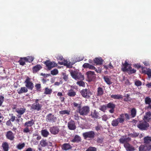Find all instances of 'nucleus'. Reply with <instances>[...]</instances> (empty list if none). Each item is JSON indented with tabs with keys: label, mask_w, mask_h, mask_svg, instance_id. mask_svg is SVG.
Segmentation results:
<instances>
[{
	"label": "nucleus",
	"mask_w": 151,
	"mask_h": 151,
	"mask_svg": "<svg viewBox=\"0 0 151 151\" xmlns=\"http://www.w3.org/2000/svg\"><path fill=\"white\" fill-rule=\"evenodd\" d=\"M51 74L53 75H55L57 74V69H55L52 70L51 72Z\"/></svg>",
	"instance_id": "nucleus-57"
},
{
	"label": "nucleus",
	"mask_w": 151,
	"mask_h": 151,
	"mask_svg": "<svg viewBox=\"0 0 151 151\" xmlns=\"http://www.w3.org/2000/svg\"><path fill=\"white\" fill-rule=\"evenodd\" d=\"M143 140L145 144H150L149 143L151 142V137L147 136L144 138Z\"/></svg>",
	"instance_id": "nucleus-34"
},
{
	"label": "nucleus",
	"mask_w": 151,
	"mask_h": 151,
	"mask_svg": "<svg viewBox=\"0 0 151 151\" xmlns=\"http://www.w3.org/2000/svg\"><path fill=\"white\" fill-rule=\"evenodd\" d=\"M44 64L46 65L48 70H50L55 66H56L57 64L54 62H52L49 60H47L44 62Z\"/></svg>",
	"instance_id": "nucleus-10"
},
{
	"label": "nucleus",
	"mask_w": 151,
	"mask_h": 151,
	"mask_svg": "<svg viewBox=\"0 0 151 151\" xmlns=\"http://www.w3.org/2000/svg\"><path fill=\"white\" fill-rule=\"evenodd\" d=\"M136 110L135 108H133L131 110V115L132 117L134 118L136 116Z\"/></svg>",
	"instance_id": "nucleus-38"
},
{
	"label": "nucleus",
	"mask_w": 151,
	"mask_h": 151,
	"mask_svg": "<svg viewBox=\"0 0 151 151\" xmlns=\"http://www.w3.org/2000/svg\"><path fill=\"white\" fill-rule=\"evenodd\" d=\"M88 68L90 69L91 70H94L96 69V68L93 66L91 65L90 64L89 67Z\"/></svg>",
	"instance_id": "nucleus-62"
},
{
	"label": "nucleus",
	"mask_w": 151,
	"mask_h": 151,
	"mask_svg": "<svg viewBox=\"0 0 151 151\" xmlns=\"http://www.w3.org/2000/svg\"><path fill=\"white\" fill-rule=\"evenodd\" d=\"M81 137L78 135H76L75 136L74 138L71 140V141L73 142H78L81 141Z\"/></svg>",
	"instance_id": "nucleus-28"
},
{
	"label": "nucleus",
	"mask_w": 151,
	"mask_h": 151,
	"mask_svg": "<svg viewBox=\"0 0 151 151\" xmlns=\"http://www.w3.org/2000/svg\"><path fill=\"white\" fill-rule=\"evenodd\" d=\"M25 144L23 143L22 144H19L17 146V147L19 150H21L25 146Z\"/></svg>",
	"instance_id": "nucleus-49"
},
{
	"label": "nucleus",
	"mask_w": 151,
	"mask_h": 151,
	"mask_svg": "<svg viewBox=\"0 0 151 151\" xmlns=\"http://www.w3.org/2000/svg\"><path fill=\"white\" fill-rule=\"evenodd\" d=\"M91 116L93 118L98 119L100 118V114L96 110H94L91 112Z\"/></svg>",
	"instance_id": "nucleus-19"
},
{
	"label": "nucleus",
	"mask_w": 151,
	"mask_h": 151,
	"mask_svg": "<svg viewBox=\"0 0 151 151\" xmlns=\"http://www.w3.org/2000/svg\"><path fill=\"white\" fill-rule=\"evenodd\" d=\"M143 119L147 122L151 120V112L150 111L146 112Z\"/></svg>",
	"instance_id": "nucleus-16"
},
{
	"label": "nucleus",
	"mask_w": 151,
	"mask_h": 151,
	"mask_svg": "<svg viewBox=\"0 0 151 151\" xmlns=\"http://www.w3.org/2000/svg\"><path fill=\"white\" fill-rule=\"evenodd\" d=\"M62 149L64 150H68L71 149L72 146L69 143H65L62 146Z\"/></svg>",
	"instance_id": "nucleus-20"
},
{
	"label": "nucleus",
	"mask_w": 151,
	"mask_h": 151,
	"mask_svg": "<svg viewBox=\"0 0 151 151\" xmlns=\"http://www.w3.org/2000/svg\"><path fill=\"white\" fill-rule=\"evenodd\" d=\"M26 111L25 108H17L15 110V111L18 114L23 115L25 112Z\"/></svg>",
	"instance_id": "nucleus-23"
},
{
	"label": "nucleus",
	"mask_w": 151,
	"mask_h": 151,
	"mask_svg": "<svg viewBox=\"0 0 151 151\" xmlns=\"http://www.w3.org/2000/svg\"><path fill=\"white\" fill-rule=\"evenodd\" d=\"M40 144L42 147H46L48 146V143L46 139H42L40 142Z\"/></svg>",
	"instance_id": "nucleus-29"
},
{
	"label": "nucleus",
	"mask_w": 151,
	"mask_h": 151,
	"mask_svg": "<svg viewBox=\"0 0 151 151\" xmlns=\"http://www.w3.org/2000/svg\"><path fill=\"white\" fill-rule=\"evenodd\" d=\"M111 97L114 99H122V95L120 94H113L111 96Z\"/></svg>",
	"instance_id": "nucleus-32"
},
{
	"label": "nucleus",
	"mask_w": 151,
	"mask_h": 151,
	"mask_svg": "<svg viewBox=\"0 0 151 151\" xmlns=\"http://www.w3.org/2000/svg\"><path fill=\"white\" fill-rule=\"evenodd\" d=\"M52 92V90L51 89H50L48 88H45L44 94H50Z\"/></svg>",
	"instance_id": "nucleus-45"
},
{
	"label": "nucleus",
	"mask_w": 151,
	"mask_h": 151,
	"mask_svg": "<svg viewBox=\"0 0 151 151\" xmlns=\"http://www.w3.org/2000/svg\"><path fill=\"white\" fill-rule=\"evenodd\" d=\"M70 75L73 78L76 80H83L84 79V76L80 73L76 71H72Z\"/></svg>",
	"instance_id": "nucleus-5"
},
{
	"label": "nucleus",
	"mask_w": 151,
	"mask_h": 151,
	"mask_svg": "<svg viewBox=\"0 0 151 151\" xmlns=\"http://www.w3.org/2000/svg\"><path fill=\"white\" fill-rule=\"evenodd\" d=\"M127 120H129V115L127 113L122 114L120 115L119 117L116 119H113L111 122V125L114 127L117 126L119 123H123L125 120V118Z\"/></svg>",
	"instance_id": "nucleus-1"
},
{
	"label": "nucleus",
	"mask_w": 151,
	"mask_h": 151,
	"mask_svg": "<svg viewBox=\"0 0 151 151\" xmlns=\"http://www.w3.org/2000/svg\"><path fill=\"white\" fill-rule=\"evenodd\" d=\"M80 93L83 97L88 99L92 94V92L89 88L83 89L80 91Z\"/></svg>",
	"instance_id": "nucleus-4"
},
{
	"label": "nucleus",
	"mask_w": 151,
	"mask_h": 151,
	"mask_svg": "<svg viewBox=\"0 0 151 151\" xmlns=\"http://www.w3.org/2000/svg\"><path fill=\"white\" fill-rule=\"evenodd\" d=\"M34 124V122L33 119H32L30 121H27L24 123V126L26 127H31Z\"/></svg>",
	"instance_id": "nucleus-26"
},
{
	"label": "nucleus",
	"mask_w": 151,
	"mask_h": 151,
	"mask_svg": "<svg viewBox=\"0 0 151 151\" xmlns=\"http://www.w3.org/2000/svg\"><path fill=\"white\" fill-rule=\"evenodd\" d=\"M86 74L88 79L89 81H92L95 78V75L94 72L91 71H88L86 73Z\"/></svg>",
	"instance_id": "nucleus-12"
},
{
	"label": "nucleus",
	"mask_w": 151,
	"mask_h": 151,
	"mask_svg": "<svg viewBox=\"0 0 151 151\" xmlns=\"http://www.w3.org/2000/svg\"><path fill=\"white\" fill-rule=\"evenodd\" d=\"M101 127H102L101 125H98L95 127V129L96 131H98L99 130H101Z\"/></svg>",
	"instance_id": "nucleus-56"
},
{
	"label": "nucleus",
	"mask_w": 151,
	"mask_h": 151,
	"mask_svg": "<svg viewBox=\"0 0 151 151\" xmlns=\"http://www.w3.org/2000/svg\"><path fill=\"white\" fill-rule=\"evenodd\" d=\"M82 135L85 139L88 138L90 139H92L94 138L95 136V133L93 131L86 132L83 133Z\"/></svg>",
	"instance_id": "nucleus-6"
},
{
	"label": "nucleus",
	"mask_w": 151,
	"mask_h": 151,
	"mask_svg": "<svg viewBox=\"0 0 151 151\" xmlns=\"http://www.w3.org/2000/svg\"><path fill=\"white\" fill-rule=\"evenodd\" d=\"M107 108L110 109L115 108V105L113 102H109L106 105Z\"/></svg>",
	"instance_id": "nucleus-42"
},
{
	"label": "nucleus",
	"mask_w": 151,
	"mask_h": 151,
	"mask_svg": "<svg viewBox=\"0 0 151 151\" xmlns=\"http://www.w3.org/2000/svg\"><path fill=\"white\" fill-rule=\"evenodd\" d=\"M63 79H64L65 81H66L68 79V77L67 75H66V73H63Z\"/></svg>",
	"instance_id": "nucleus-59"
},
{
	"label": "nucleus",
	"mask_w": 151,
	"mask_h": 151,
	"mask_svg": "<svg viewBox=\"0 0 151 151\" xmlns=\"http://www.w3.org/2000/svg\"><path fill=\"white\" fill-rule=\"evenodd\" d=\"M17 91L18 93L20 94L22 93L27 92L28 91V90L26 87H21L19 91L18 90Z\"/></svg>",
	"instance_id": "nucleus-35"
},
{
	"label": "nucleus",
	"mask_w": 151,
	"mask_h": 151,
	"mask_svg": "<svg viewBox=\"0 0 151 151\" xmlns=\"http://www.w3.org/2000/svg\"><path fill=\"white\" fill-rule=\"evenodd\" d=\"M131 140V138L129 137H126V136H123L119 139V141L120 143L122 144H126L129 142Z\"/></svg>",
	"instance_id": "nucleus-11"
},
{
	"label": "nucleus",
	"mask_w": 151,
	"mask_h": 151,
	"mask_svg": "<svg viewBox=\"0 0 151 151\" xmlns=\"http://www.w3.org/2000/svg\"><path fill=\"white\" fill-rule=\"evenodd\" d=\"M103 79L104 81L107 84L110 85L112 84V82L109 76H104Z\"/></svg>",
	"instance_id": "nucleus-27"
},
{
	"label": "nucleus",
	"mask_w": 151,
	"mask_h": 151,
	"mask_svg": "<svg viewBox=\"0 0 151 151\" xmlns=\"http://www.w3.org/2000/svg\"><path fill=\"white\" fill-rule=\"evenodd\" d=\"M139 135V133L134 131L132 133L129 134L128 136L132 138H136L138 137Z\"/></svg>",
	"instance_id": "nucleus-36"
},
{
	"label": "nucleus",
	"mask_w": 151,
	"mask_h": 151,
	"mask_svg": "<svg viewBox=\"0 0 151 151\" xmlns=\"http://www.w3.org/2000/svg\"><path fill=\"white\" fill-rule=\"evenodd\" d=\"M96 148L92 147H89L86 150V151H96Z\"/></svg>",
	"instance_id": "nucleus-51"
},
{
	"label": "nucleus",
	"mask_w": 151,
	"mask_h": 151,
	"mask_svg": "<svg viewBox=\"0 0 151 151\" xmlns=\"http://www.w3.org/2000/svg\"><path fill=\"white\" fill-rule=\"evenodd\" d=\"M107 106L105 105L101 106L99 109L101 111L104 112L106 109Z\"/></svg>",
	"instance_id": "nucleus-47"
},
{
	"label": "nucleus",
	"mask_w": 151,
	"mask_h": 151,
	"mask_svg": "<svg viewBox=\"0 0 151 151\" xmlns=\"http://www.w3.org/2000/svg\"><path fill=\"white\" fill-rule=\"evenodd\" d=\"M103 141V139L99 138H98L97 139V142L98 143L101 144Z\"/></svg>",
	"instance_id": "nucleus-60"
},
{
	"label": "nucleus",
	"mask_w": 151,
	"mask_h": 151,
	"mask_svg": "<svg viewBox=\"0 0 151 151\" xmlns=\"http://www.w3.org/2000/svg\"><path fill=\"white\" fill-rule=\"evenodd\" d=\"M50 132L53 134H57V127H51L50 130Z\"/></svg>",
	"instance_id": "nucleus-41"
},
{
	"label": "nucleus",
	"mask_w": 151,
	"mask_h": 151,
	"mask_svg": "<svg viewBox=\"0 0 151 151\" xmlns=\"http://www.w3.org/2000/svg\"><path fill=\"white\" fill-rule=\"evenodd\" d=\"M35 86L37 91H40V89L41 88V84H37Z\"/></svg>",
	"instance_id": "nucleus-54"
},
{
	"label": "nucleus",
	"mask_w": 151,
	"mask_h": 151,
	"mask_svg": "<svg viewBox=\"0 0 151 151\" xmlns=\"http://www.w3.org/2000/svg\"><path fill=\"white\" fill-rule=\"evenodd\" d=\"M6 136L7 139L11 140H13L14 138V134L11 131H9L6 132Z\"/></svg>",
	"instance_id": "nucleus-18"
},
{
	"label": "nucleus",
	"mask_w": 151,
	"mask_h": 151,
	"mask_svg": "<svg viewBox=\"0 0 151 151\" xmlns=\"http://www.w3.org/2000/svg\"><path fill=\"white\" fill-rule=\"evenodd\" d=\"M142 73L147 74L149 78L151 77V70L150 68H145L142 67Z\"/></svg>",
	"instance_id": "nucleus-17"
},
{
	"label": "nucleus",
	"mask_w": 151,
	"mask_h": 151,
	"mask_svg": "<svg viewBox=\"0 0 151 151\" xmlns=\"http://www.w3.org/2000/svg\"><path fill=\"white\" fill-rule=\"evenodd\" d=\"M139 151H150L151 150V144H144L139 147Z\"/></svg>",
	"instance_id": "nucleus-9"
},
{
	"label": "nucleus",
	"mask_w": 151,
	"mask_h": 151,
	"mask_svg": "<svg viewBox=\"0 0 151 151\" xmlns=\"http://www.w3.org/2000/svg\"><path fill=\"white\" fill-rule=\"evenodd\" d=\"M77 84L80 86L84 87L85 85V83L82 81H78L77 82Z\"/></svg>",
	"instance_id": "nucleus-50"
},
{
	"label": "nucleus",
	"mask_w": 151,
	"mask_h": 151,
	"mask_svg": "<svg viewBox=\"0 0 151 151\" xmlns=\"http://www.w3.org/2000/svg\"><path fill=\"white\" fill-rule=\"evenodd\" d=\"M134 84L136 86L138 87L142 85V83L140 81L138 80L135 82Z\"/></svg>",
	"instance_id": "nucleus-52"
},
{
	"label": "nucleus",
	"mask_w": 151,
	"mask_h": 151,
	"mask_svg": "<svg viewBox=\"0 0 151 151\" xmlns=\"http://www.w3.org/2000/svg\"><path fill=\"white\" fill-rule=\"evenodd\" d=\"M69 129L70 130H74L76 128L74 121L72 120L70 121L68 124Z\"/></svg>",
	"instance_id": "nucleus-14"
},
{
	"label": "nucleus",
	"mask_w": 151,
	"mask_h": 151,
	"mask_svg": "<svg viewBox=\"0 0 151 151\" xmlns=\"http://www.w3.org/2000/svg\"><path fill=\"white\" fill-rule=\"evenodd\" d=\"M104 93V91L103 88L100 87H99L97 88V96H101Z\"/></svg>",
	"instance_id": "nucleus-24"
},
{
	"label": "nucleus",
	"mask_w": 151,
	"mask_h": 151,
	"mask_svg": "<svg viewBox=\"0 0 151 151\" xmlns=\"http://www.w3.org/2000/svg\"><path fill=\"white\" fill-rule=\"evenodd\" d=\"M24 59L25 60L26 62L29 63L32 62L34 60V58L31 56H28L26 57H24Z\"/></svg>",
	"instance_id": "nucleus-37"
},
{
	"label": "nucleus",
	"mask_w": 151,
	"mask_h": 151,
	"mask_svg": "<svg viewBox=\"0 0 151 151\" xmlns=\"http://www.w3.org/2000/svg\"><path fill=\"white\" fill-rule=\"evenodd\" d=\"M25 60H24V58H20L19 60L18 61L19 64L21 65L24 66L25 64Z\"/></svg>",
	"instance_id": "nucleus-43"
},
{
	"label": "nucleus",
	"mask_w": 151,
	"mask_h": 151,
	"mask_svg": "<svg viewBox=\"0 0 151 151\" xmlns=\"http://www.w3.org/2000/svg\"><path fill=\"white\" fill-rule=\"evenodd\" d=\"M42 66L40 64H37L34 66L32 69L33 73H36L40 70L42 68Z\"/></svg>",
	"instance_id": "nucleus-21"
},
{
	"label": "nucleus",
	"mask_w": 151,
	"mask_h": 151,
	"mask_svg": "<svg viewBox=\"0 0 151 151\" xmlns=\"http://www.w3.org/2000/svg\"><path fill=\"white\" fill-rule=\"evenodd\" d=\"M6 125L8 126H10L12 124V123L11 122V121L9 119L7 121L6 123Z\"/></svg>",
	"instance_id": "nucleus-63"
},
{
	"label": "nucleus",
	"mask_w": 151,
	"mask_h": 151,
	"mask_svg": "<svg viewBox=\"0 0 151 151\" xmlns=\"http://www.w3.org/2000/svg\"><path fill=\"white\" fill-rule=\"evenodd\" d=\"M73 106L75 107H77L78 108V111L80 108L81 107V105L80 104L77 103L76 102H74L73 103Z\"/></svg>",
	"instance_id": "nucleus-48"
},
{
	"label": "nucleus",
	"mask_w": 151,
	"mask_h": 151,
	"mask_svg": "<svg viewBox=\"0 0 151 151\" xmlns=\"http://www.w3.org/2000/svg\"><path fill=\"white\" fill-rule=\"evenodd\" d=\"M24 83L26 84V87L29 89L32 90L34 88V84L31 81V79L28 77L26 78Z\"/></svg>",
	"instance_id": "nucleus-8"
},
{
	"label": "nucleus",
	"mask_w": 151,
	"mask_h": 151,
	"mask_svg": "<svg viewBox=\"0 0 151 151\" xmlns=\"http://www.w3.org/2000/svg\"><path fill=\"white\" fill-rule=\"evenodd\" d=\"M40 99H36L35 100V103L31 106L30 109L33 110H36L37 111L41 110L42 105V104H39Z\"/></svg>",
	"instance_id": "nucleus-3"
},
{
	"label": "nucleus",
	"mask_w": 151,
	"mask_h": 151,
	"mask_svg": "<svg viewBox=\"0 0 151 151\" xmlns=\"http://www.w3.org/2000/svg\"><path fill=\"white\" fill-rule=\"evenodd\" d=\"M57 59L59 60L62 61L63 60V59H64V58L62 56H58L57 57Z\"/></svg>",
	"instance_id": "nucleus-64"
},
{
	"label": "nucleus",
	"mask_w": 151,
	"mask_h": 151,
	"mask_svg": "<svg viewBox=\"0 0 151 151\" xmlns=\"http://www.w3.org/2000/svg\"><path fill=\"white\" fill-rule=\"evenodd\" d=\"M90 64L88 63H85L83 65L84 68H88Z\"/></svg>",
	"instance_id": "nucleus-55"
},
{
	"label": "nucleus",
	"mask_w": 151,
	"mask_h": 151,
	"mask_svg": "<svg viewBox=\"0 0 151 151\" xmlns=\"http://www.w3.org/2000/svg\"><path fill=\"white\" fill-rule=\"evenodd\" d=\"M2 147L4 151H8L9 149V145L6 142H4L2 145Z\"/></svg>",
	"instance_id": "nucleus-30"
},
{
	"label": "nucleus",
	"mask_w": 151,
	"mask_h": 151,
	"mask_svg": "<svg viewBox=\"0 0 151 151\" xmlns=\"http://www.w3.org/2000/svg\"><path fill=\"white\" fill-rule=\"evenodd\" d=\"M56 119L55 117L51 114H48L46 116V120L47 122H54L55 121Z\"/></svg>",
	"instance_id": "nucleus-13"
},
{
	"label": "nucleus",
	"mask_w": 151,
	"mask_h": 151,
	"mask_svg": "<svg viewBox=\"0 0 151 151\" xmlns=\"http://www.w3.org/2000/svg\"><path fill=\"white\" fill-rule=\"evenodd\" d=\"M76 94V92L72 89L69 90L67 93V95L68 96L72 97L75 96Z\"/></svg>",
	"instance_id": "nucleus-25"
},
{
	"label": "nucleus",
	"mask_w": 151,
	"mask_h": 151,
	"mask_svg": "<svg viewBox=\"0 0 151 151\" xmlns=\"http://www.w3.org/2000/svg\"><path fill=\"white\" fill-rule=\"evenodd\" d=\"M136 71V70L132 69V67L130 66L127 68L126 72H127L129 74H132L135 73Z\"/></svg>",
	"instance_id": "nucleus-31"
},
{
	"label": "nucleus",
	"mask_w": 151,
	"mask_h": 151,
	"mask_svg": "<svg viewBox=\"0 0 151 151\" xmlns=\"http://www.w3.org/2000/svg\"><path fill=\"white\" fill-rule=\"evenodd\" d=\"M124 146L127 151H134L135 150L134 146L129 143L124 144Z\"/></svg>",
	"instance_id": "nucleus-15"
},
{
	"label": "nucleus",
	"mask_w": 151,
	"mask_h": 151,
	"mask_svg": "<svg viewBox=\"0 0 151 151\" xmlns=\"http://www.w3.org/2000/svg\"><path fill=\"white\" fill-rule=\"evenodd\" d=\"M123 65L124 66L123 68H122V70L123 72H126L127 69V67L129 65L128 63L126 61H125V63L123 64Z\"/></svg>",
	"instance_id": "nucleus-40"
},
{
	"label": "nucleus",
	"mask_w": 151,
	"mask_h": 151,
	"mask_svg": "<svg viewBox=\"0 0 151 151\" xmlns=\"http://www.w3.org/2000/svg\"><path fill=\"white\" fill-rule=\"evenodd\" d=\"M103 61V60L101 58H96L93 60L94 63L98 65H101Z\"/></svg>",
	"instance_id": "nucleus-22"
},
{
	"label": "nucleus",
	"mask_w": 151,
	"mask_h": 151,
	"mask_svg": "<svg viewBox=\"0 0 151 151\" xmlns=\"http://www.w3.org/2000/svg\"><path fill=\"white\" fill-rule=\"evenodd\" d=\"M12 116H11V118L9 119L10 121L12 122H13L15 119L16 117L14 116L13 114H12Z\"/></svg>",
	"instance_id": "nucleus-58"
},
{
	"label": "nucleus",
	"mask_w": 151,
	"mask_h": 151,
	"mask_svg": "<svg viewBox=\"0 0 151 151\" xmlns=\"http://www.w3.org/2000/svg\"><path fill=\"white\" fill-rule=\"evenodd\" d=\"M137 126L141 130H145L147 129L150 126V124L148 122L143 120L139 122Z\"/></svg>",
	"instance_id": "nucleus-2"
},
{
	"label": "nucleus",
	"mask_w": 151,
	"mask_h": 151,
	"mask_svg": "<svg viewBox=\"0 0 151 151\" xmlns=\"http://www.w3.org/2000/svg\"><path fill=\"white\" fill-rule=\"evenodd\" d=\"M89 111V107L88 106H83L81 107L78 111V112L81 115H87Z\"/></svg>",
	"instance_id": "nucleus-7"
},
{
	"label": "nucleus",
	"mask_w": 151,
	"mask_h": 151,
	"mask_svg": "<svg viewBox=\"0 0 151 151\" xmlns=\"http://www.w3.org/2000/svg\"><path fill=\"white\" fill-rule=\"evenodd\" d=\"M41 134L42 136L44 137H47L49 135V132L46 129L42 130Z\"/></svg>",
	"instance_id": "nucleus-33"
},
{
	"label": "nucleus",
	"mask_w": 151,
	"mask_h": 151,
	"mask_svg": "<svg viewBox=\"0 0 151 151\" xmlns=\"http://www.w3.org/2000/svg\"><path fill=\"white\" fill-rule=\"evenodd\" d=\"M145 103L146 104H151V99L149 96L147 97L145 99Z\"/></svg>",
	"instance_id": "nucleus-44"
},
{
	"label": "nucleus",
	"mask_w": 151,
	"mask_h": 151,
	"mask_svg": "<svg viewBox=\"0 0 151 151\" xmlns=\"http://www.w3.org/2000/svg\"><path fill=\"white\" fill-rule=\"evenodd\" d=\"M108 119V117L106 115H104L102 117V119L103 120L106 121Z\"/></svg>",
	"instance_id": "nucleus-61"
},
{
	"label": "nucleus",
	"mask_w": 151,
	"mask_h": 151,
	"mask_svg": "<svg viewBox=\"0 0 151 151\" xmlns=\"http://www.w3.org/2000/svg\"><path fill=\"white\" fill-rule=\"evenodd\" d=\"M23 132L24 133H29L30 132V130L28 127H25L23 130Z\"/></svg>",
	"instance_id": "nucleus-53"
},
{
	"label": "nucleus",
	"mask_w": 151,
	"mask_h": 151,
	"mask_svg": "<svg viewBox=\"0 0 151 151\" xmlns=\"http://www.w3.org/2000/svg\"><path fill=\"white\" fill-rule=\"evenodd\" d=\"M70 111L68 110H64L60 111V113L61 114H67L68 115L70 114Z\"/></svg>",
	"instance_id": "nucleus-46"
},
{
	"label": "nucleus",
	"mask_w": 151,
	"mask_h": 151,
	"mask_svg": "<svg viewBox=\"0 0 151 151\" xmlns=\"http://www.w3.org/2000/svg\"><path fill=\"white\" fill-rule=\"evenodd\" d=\"M58 63L60 65H63L64 66H68V61L67 60H65L64 59L61 62L58 61Z\"/></svg>",
	"instance_id": "nucleus-39"
}]
</instances>
